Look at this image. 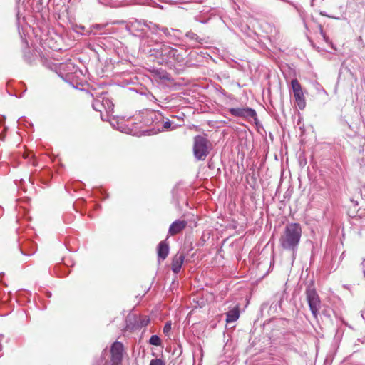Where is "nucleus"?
<instances>
[{
  "label": "nucleus",
  "instance_id": "nucleus-28",
  "mask_svg": "<svg viewBox=\"0 0 365 365\" xmlns=\"http://www.w3.org/2000/svg\"><path fill=\"white\" fill-rule=\"evenodd\" d=\"M150 100L157 101V99L155 98V97L153 95H150Z\"/></svg>",
  "mask_w": 365,
  "mask_h": 365
},
{
  "label": "nucleus",
  "instance_id": "nucleus-14",
  "mask_svg": "<svg viewBox=\"0 0 365 365\" xmlns=\"http://www.w3.org/2000/svg\"><path fill=\"white\" fill-rule=\"evenodd\" d=\"M155 74L156 77L160 80L167 81H171L170 75L163 70H156L155 71Z\"/></svg>",
  "mask_w": 365,
  "mask_h": 365
},
{
  "label": "nucleus",
  "instance_id": "nucleus-26",
  "mask_svg": "<svg viewBox=\"0 0 365 365\" xmlns=\"http://www.w3.org/2000/svg\"><path fill=\"white\" fill-rule=\"evenodd\" d=\"M99 103H100L99 101H96V102L93 104V108H94L95 110H98V108H97V107H96V106H98Z\"/></svg>",
  "mask_w": 365,
  "mask_h": 365
},
{
  "label": "nucleus",
  "instance_id": "nucleus-2",
  "mask_svg": "<svg viewBox=\"0 0 365 365\" xmlns=\"http://www.w3.org/2000/svg\"><path fill=\"white\" fill-rule=\"evenodd\" d=\"M306 299L309 304V309L315 319L319 314L322 302L319 294L312 285L308 286L305 291Z\"/></svg>",
  "mask_w": 365,
  "mask_h": 365
},
{
  "label": "nucleus",
  "instance_id": "nucleus-30",
  "mask_svg": "<svg viewBox=\"0 0 365 365\" xmlns=\"http://www.w3.org/2000/svg\"><path fill=\"white\" fill-rule=\"evenodd\" d=\"M320 15L322 16H327L324 11H320Z\"/></svg>",
  "mask_w": 365,
  "mask_h": 365
},
{
  "label": "nucleus",
  "instance_id": "nucleus-4",
  "mask_svg": "<svg viewBox=\"0 0 365 365\" xmlns=\"http://www.w3.org/2000/svg\"><path fill=\"white\" fill-rule=\"evenodd\" d=\"M150 322L147 316L138 317L135 314L130 312L125 319L126 329L129 330L140 329L146 327Z\"/></svg>",
  "mask_w": 365,
  "mask_h": 365
},
{
  "label": "nucleus",
  "instance_id": "nucleus-23",
  "mask_svg": "<svg viewBox=\"0 0 365 365\" xmlns=\"http://www.w3.org/2000/svg\"><path fill=\"white\" fill-rule=\"evenodd\" d=\"M160 29L163 32V34H164L166 36H168V37L171 36V33H170V31H169V29H168V28H166V27H163V28H161V29Z\"/></svg>",
  "mask_w": 365,
  "mask_h": 365
},
{
  "label": "nucleus",
  "instance_id": "nucleus-32",
  "mask_svg": "<svg viewBox=\"0 0 365 365\" xmlns=\"http://www.w3.org/2000/svg\"><path fill=\"white\" fill-rule=\"evenodd\" d=\"M172 30L174 31V29H172ZM175 31L180 32V31L179 29H176V30H175Z\"/></svg>",
  "mask_w": 365,
  "mask_h": 365
},
{
  "label": "nucleus",
  "instance_id": "nucleus-20",
  "mask_svg": "<svg viewBox=\"0 0 365 365\" xmlns=\"http://www.w3.org/2000/svg\"><path fill=\"white\" fill-rule=\"evenodd\" d=\"M171 326H172V324H171V322H167L165 323V324L164 325V327H163V333L165 334V335H168L169 334L170 330H171Z\"/></svg>",
  "mask_w": 365,
  "mask_h": 365
},
{
  "label": "nucleus",
  "instance_id": "nucleus-12",
  "mask_svg": "<svg viewBox=\"0 0 365 365\" xmlns=\"http://www.w3.org/2000/svg\"><path fill=\"white\" fill-rule=\"evenodd\" d=\"M158 259L163 261L166 259L169 253V245L165 240L161 241L158 245Z\"/></svg>",
  "mask_w": 365,
  "mask_h": 365
},
{
  "label": "nucleus",
  "instance_id": "nucleus-19",
  "mask_svg": "<svg viewBox=\"0 0 365 365\" xmlns=\"http://www.w3.org/2000/svg\"><path fill=\"white\" fill-rule=\"evenodd\" d=\"M115 24H118V26L115 28V31L119 30L120 29H125L126 31H129V27L127 24L124 21H115Z\"/></svg>",
  "mask_w": 365,
  "mask_h": 365
},
{
  "label": "nucleus",
  "instance_id": "nucleus-21",
  "mask_svg": "<svg viewBox=\"0 0 365 365\" xmlns=\"http://www.w3.org/2000/svg\"><path fill=\"white\" fill-rule=\"evenodd\" d=\"M150 365H165V362L162 359H154L150 361Z\"/></svg>",
  "mask_w": 365,
  "mask_h": 365
},
{
  "label": "nucleus",
  "instance_id": "nucleus-9",
  "mask_svg": "<svg viewBox=\"0 0 365 365\" xmlns=\"http://www.w3.org/2000/svg\"><path fill=\"white\" fill-rule=\"evenodd\" d=\"M187 225V222L185 220H177L170 225L168 234L170 235H177L183 230Z\"/></svg>",
  "mask_w": 365,
  "mask_h": 365
},
{
  "label": "nucleus",
  "instance_id": "nucleus-16",
  "mask_svg": "<svg viewBox=\"0 0 365 365\" xmlns=\"http://www.w3.org/2000/svg\"><path fill=\"white\" fill-rule=\"evenodd\" d=\"M185 36L188 38L190 40L193 41L195 42L201 43L202 40L199 38L197 34L190 31L186 33Z\"/></svg>",
  "mask_w": 365,
  "mask_h": 365
},
{
  "label": "nucleus",
  "instance_id": "nucleus-22",
  "mask_svg": "<svg viewBox=\"0 0 365 365\" xmlns=\"http://www.w3.org/2000/svg\"><path fill=\"white\" fill-rule=\"evenodd\" d=\"M98 1L101 4H103L106 6H109L110 7H112L113 4V0H98Z\"/></svg>",
  "mask_w": 365,
  "mask_h": 365
},
{
  "label": "nucleus",
  "instance_id": "nucleus-24",
  "mask_svg": "<svg viewBox=\"0 0 365 365\" xmlns=\"http://www.w3.org/2000/svg\"><path fill=\"white\" fill-rule=\"evenodd\" d=\"M319 31H320V34L322 35V36L323 37V38L327 41V37L323 30V28H322V25H319Z\"/></svg>",
  "mask_w": 365,
  "mask_h": 365
},
{
  "label": "nucleus",
  "instance_id": "nucleus-10",
  "mask_svg": "<svg viewBox=\"0 0 365 365\" xmlns=\"http://www.w3.org/2000/svg\"><path fill=\"white\" fill-rule=\"evenodd\" d=\"M185 260V255L182 253L178 252L173 258L171 269L172 271L178 274L182 267V265Z\"/></svg>",
  "mask_w": 365,
  "mask_h": 365
},
{
  "label": "nucleus",
  "instance_id": "nucleus-7",
  "mask_svg": "<svg viewBox=\"0 0 365 365\" xmlns=\"http://www.w3.org/2000/svg\"><path fill=\"white\" fill-rule=\"evenodd\" d=\"M228 111L235 117L255 118L257 116L256 111L250 108H229Z\"/></svg>",
  "mask_w": 365,
  "mask_h": 365
},
{
  "label": "nucleus",
  "instance_id": "nucleus-27",
  "mask_svg": "<svg viewBox=\"0 0 365 365\" xmlns=\"http://www.w3.org/2000/svg\"><path fill=\"white\" fill-rule=\"evenodd\" d=\"M148 115H150V118H153L152 116H153V115H155V113H153V112H150V113H149Z\"/></svg>",
  "mask_w": 365,
  "mask_h": 365
},
{
  "label": "nucleus",
  "instance_id": "nucleus-11",
  "mask_svg": "<svg viewBox=\"0 0 365 365\" xmlns=\"http://www.w3.org/2000/svg\"><path fill=\"white\" fill-rule=\"evenodd\" d=\"M128 354L122 343L115 341V365L120 364L124 358H127Z\"/></svg>",
  "mask_w": 365,
  "mask_h": 365
},
{
  "label": "nucleus",
  "instance_id": "nucleus-18",
  "mask_svg": "<svg viewBox=\"0 0 365 365\" xmlns=\"http://www.w3.org/2000/svg\"><path fill=\"white\" fill-rule=\"evenodd\" d=\"M145 26L153 33H156L158 30H160L159 26L152 22L145 23Z\"/></svg>",
  "mask_w": 365,
  "mask_h": 365
},
{
  "label": "nucleus",
  "instance_id": "nucleus-5",
  "mask_svg": "<svg viewBox=\"0 0 365 365\" xmlns=\"http://www.w3.org/2000/svg\"><path fill=\"white\" fill-rule=\"evenodd\" d=\"M291 86L294 93L295 102L300 110H303L306 106V101L302 86L297 78L291 81Z\"/></svg>",
  "mask_w": 365,
  "mask_h": 365
},
{
  "label": "nucleus",
  "instance_id": "nucleus-31",
  "mask_svg": "<svg viewBox=\"0 0 365 365\" xmlns=\"http://www.w3.org/2000/svg\"><path fill=\"white\" fill-rule=\"evenodd\" d=\"M321 92H323L324 93H327L326 91L324 88H321Z\"/></svg>",
  "mask_w": 365,
  "mask_h": 365
},
{
  "label": "nucleus",
  "instance_id": "nucleus-8",
  "mask_svg": "<svg viewBox=\"0 0 365 365\" xmlns=\"http://www.w3.org/2000/svg\"><path fill=\"white\" fill-rule=\"evenodd\" d=\"M101 105L106 111V115L103 113L101 114V119L103 120L110 122V123L112 125V120L114 119V104L113 103L112 100L103 98L101 101Z\"/></svg>",
  "mask_w": 365,
  "mask_h": 365
},
{
  "label": "nucleus",
  "instance_id": "nucleus-33",
  "mask_svg": "<svg viewBox=\"0 0 365 365\" xmlns=\"http://www.w3.org/2000/svg\"><path fill=\"white\" fill-rule=\"evenodd\" d=\"M2 349V346L1 344H0V351Z\"/></svg>",
  "mask_w": 365,
  "mask_h": 365
},
{
  "label": "nucleus",
  "instance_id": "nucleus-13",
  "mask_svg": "<svg viewBox=\"0 0 365 365\" xmlns=\"http://www.w3.org/2000/svg\"><path fill=\"white\" fill-rule=\"evenodd\" d=\"M240 317V311L237 307H235L226 313V322L232 323L238 319Z\"/></svg>",
  "mask_w": 365,
  "mask_h": 365
},
{
  "label": "nucleus",
  "instance_id": "nucleus-25",
  "mask_svg": "<svg viewBox=\"0 0 365 365\" xmlns=\"http://www.w3.org/2000/svg\"><path fill=\"white\" fill-rule=\"evenodd\" d=\"M110 352L111 356V360L114 359V343L110 345Z\"/></svg>",
  "mask_w": 365,
  "mask_h": 365
},
{
  "label": "nucleus",
  "instance_id": "nucleus-15",
  "mask_svg": "<svg viewBox=\"0 0 365 365\" xmlns=\"http://www.w3.org/2000/svg\"><path fill=\"white\" fill-rule=\"evenodd\" d=\"M178 126L176 125H173V123L168 120L165 121L163 124L162 128L158 129V132L165 131V130H173L175 129Z\"/></svg>",
  "mask_w": 365,
  "mask_h": 365
},
{
  "label": "nucleus",
  "instance_id": "nucleus-29",
  "mask_svg": "<svg viewBox=\"0 0 365 365\" xmlns=\"http://www.w3.org/2000/svg\"><path fill=\"white\" fill-rule=\"evenodd\" d=\"M195 2H198V3H200V2H202L203 0H193Z\"/></svg>",
  "mask_w": 365,
  "mask_h": 365
},
{
  "label": "nucleus",
  "instance_id": "nucleus-3",
  "mask_svg": "<svg viewBox=\"0 0 365 365\" xmlns=\"http://www.w3.org/2000/svg\"><path fill=\"white\" fill-rule=\"evenodd\" d=\"M208 140L202 135H197L194 138L193 153L195 158L198 160H204L207 156Z\"/></svg>",
  "mask_w": 365,
  "mask_h": 365
},
{
  "label": "nucleus",
  "instance_id": "nucleus-6",
  "mask_svg": "<svg viewBox=\"0 0 365 365\" xmlns=\"http://www.w3.org/2000/svg\"><path fill=\"white\" fill-rule=\"evenodd\" d=\"M158 52L161 56L165 57L168 60L173 59L176 61H180L183 59V56L178 53L177 49L168 45H161Z\"/></svg>",
  "mask_w": 365,
  "mask_h": 365
},
{
  "label": "nucleus",
  "instance_id": "nucleus-17",
  "mask_svg": "<svg viewBox=\"0 0 365 365\" xmlns=\"http://www.w3.org/2000/svg\"><path fill=\"white\" fill-rule=\"evenodd\" d=\"M149 343L154 346H160L161 344V341L158 336L152 335L149 339Z\"/></svg>",
  "mask_w": 365,
  "mask_h": 365
},
{
  "label": "nucleus",
  "instance_id": "nucleus-1",
  "mask_svg": "<svg viewBox=\"0 0 365 365\" xmlns=\"http://www.w3.org/2000/svg\"><path fill=\"white\" fill-rule=\"evenodd\" d=\"M302 236V227L299 223L292 222L285 226L279 237L280 246L286 250L296 252Z\"/></svg>",
  "mask_w": 365,
  "mask_h": 365
}]
</instances>
